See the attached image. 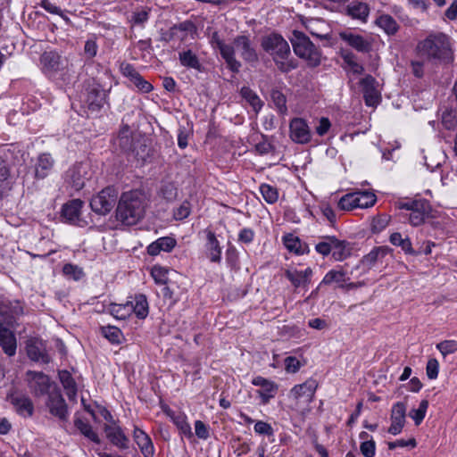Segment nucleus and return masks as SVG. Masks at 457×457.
I'll return each mask as SVG.
<instances>
[{"label":"nucleus","instance_id":"obj_1","mask_svg":"<svg viewBox=\"0 0 457 457\" xmlns=\"http://www.w3.org/2000/svg\"><path fill=\"white\" fill-rule=\"evenodd\" d=\"M147 201V195L142 189L122 193L116 208L117 220L126 226L137 224L145 215Z\"/></svg>","mask_w":457,"mask_h":457},{"label":"nucleus","instance_id":"obj_2","mask_svg":"<svg viewBox=\"0 0 457 457\" xmlns=\"http://www.w3.org/2000/svg\"><path fill=\"white\" fill-rule=\"evenodd\" d=\"M417 51L429 61L450 62L453 60L450 39L444 33L428 35L417 45Z\"/></svg>","mask_w":457,"mask_h":457},{"label":"nucleus","instance_id":"obj_3","mask_svg":"<svg viewBox=\"0 0 457 457\" xmlns=\"http://www.w3.org/2000/svg\"><path fill=\"white\" fill-rule=\"evenodd\" d=\"M261 46L265 52L272 56L281 72L287 73L297 67L295 61L287 60L290 55V47L281 35L272 33L262 37Z\"/></svg>","mask_w":457,"mask_h":457},{"label":"nucleus","instance_id":"obj_4","mask_svg":"<svg viewBox=\"0 0 457 457\" xmlns=\"http://www.w3.org/2000/svg\"><path fill=\"white\" fill-rule=\"evenodd\" d=\"M295 54L306 61L311 68L318 67L321 62V52L303 32L294 30L290 38Z\"/></svg>","mask_w":457,"mask_h":457},{"label":"nucleus","instance_id":"obj_5","mask_svg":"<svg viewBox=\"0 0 457 457\" xmlns=\"http://www.w3.org/2000/svg\"><path fill=\"white\" fill-rule=\"evenodd\" d=\"M318 386V381L312 378L306 379L302 384L294 386L287 395L288 407L298 411L303 406H308L314 400Z\"/></svg>","mask_w":457,"mask_h":457},{"label":"nucleus","instance_id":"obj_6","mask_svg":"<svg viewBox=\"0 0 457 457\" xmlns=\"http://www.w3.org/2000/svg\"><path fill=\"white\" fill-rule=\"evenodd\" d=\"M80 97L89 111L97 112L105 102L106 91L96 79L89 78L83 83Z\"/></svg>","mask_w":457,"mask_h":457},{"label":"nucleus","instance_id":"obj_7","mask_svg":"<svg viewBox=\"0 0 457 457\" xmlns=\"http://www.w3.org/2000/svg\"><path fill=\"white\" fill-rule=\"evenodd\" d=\"M396 206L400 210L409 212L405 214V217L408 218L410 224L414 227L423 224L431 212V206L428 201L425 199L399 202Z\"/></svg>","mask_w":457,"mask_h":457},{"label":"nucleus","instance_id":"obj_8","mask_svg":"<svg viewBox=\"0 0 457 457\" xmlns=\"http://www.w3.org/2000/svg\"><path fill=\"white\" fill-rule=\"evenodd\" d=\"M210 44L213 49L219 50L227 64V68L234 73H238L242 64L235 56L234 46L227 44L217 31L212 34Z\"/></svg>","mask_w":457,"mask_h":457},{"label":"nucleus","instance_id":"obj_9","mask_svg":"<svg viewBox=\"0 0 457 457\" xmlns=\"http://www.w3.org/2000/svg\"><path fill=\"white\" fill-rule=\"evenodd\" d=\"M118 198V192L112 187L101 190L90 201L92 211L100 215L108 214L114 207Z\"/></svg>","mask_w":457,"mask_h":457},{"label":"nucleus","instance_id":"obj_10","mask_svg":"<svg viewBox=\"0 0 457 457\" xmlns=\"http://www.w3.org/2000/svg\"><path fill=\"white\" fill-rule=\"evenodd\" d=\"M89 179V167L87 163L78 162L71 166L65 174L66 182L76 191H79Z\"/></svg>","mask_w":457,"mask_h":457},{"label":"nucleus","instance_id":"obj_11","mask_svg":"<svg viewBox=\"0 0 457 457\" xmlns=\"http://www.w3.org/2000/svg\"><path fill=\"white\" fill-rule=\"evenodd\" d=\"M41 69L44 74L53 77L64 68V60L61 54L54 50L45 51L40 56Z\"/></svg>","mask_w":457,"mask_h":457},{"label":"nucleus","instance_id":"obj_12","mask_svg":"<svg viewBox=\"0 0 457 457\" xmlns=\"http://www.w3.org/2000/svg\"><path fill=\"white\" fill-rule=\"evenodd\" d=\"M235 51L237 50L241 58L247 63L253 64L258 62L259 56L253 46V42L249 36L238 35L233 39Z\"/></svg>","mask_w":457,"mask_h":457},{"label":"nucleus","instance_id":"obj_13","mask_svg":"<svg viewBox=\"0 0 457 457\" xmlns=\"http://www.w3.org/2000/svg\"><path fill=\"white\" fill-rule=\"evenodd\" d=\"M29 386L35 396H42L49 393L50 378L41 371L28 370L26 373Z\"/></svg>","mask_w":457,"mask_h":457},{"label":"nucleus","instance_id":"obj_14","mask_svg":"<svg viewBox=\"0 0 457 457\" xmlns=\"http://www.w3.org/2000/svg\"><path fill=\"white\" fill-rule=\"evenodd\" d=\"M26 352L28 357L33 361H41L46 364L51 361L45 342L38 337H30L27 340Z\"/></svg>","mask_w":457,"mask_h":457},{"label":"nucleus","instance_id":"obj_15","mask_svg":"<svg viewBox=\"0 0 457 457\" xmlns=\"http://www.w3.org/2000/svg\"><path fill=\"white\" fill-rule=\"evenodd\" d=\"M7 400L12 404L19 415L25 418L33 415L34 404L27 395L13 392L8 395Z\"/></svg>","mask_w":457,"mask_h":457},{"label":"nucleus","instance_id":"obj_16","mask_svg":"<svg viewBox=\"0 0 457 457\" xmlns=\"http://www.w3.org/2000/svg\"><path fill=\"white\" fill-rule=\"evenodd\" d=\"M252 384L261 387V389L257 390V394L262 404L269 403L270 401L275 397L278 389V386L274 381L261 376L253 378Z\"/></svg>","mask_w":457,"mask_h":457},{"label":"nucleus","instance_id":"obj_17","mask_svg":"<svg viewBox=\"0 0 457 457\" xmlns=\"http://www.w3.org/2000/svg\"><path fill=\"white\" fill-rule=\"evenodd\" d=\"M290 137L298 144H307L311 140V131L302 118H294L289 124Z\"/></svg>","mask_w":457,"mask_h":457},{"label":"nucleus","instance_id":"obj_18","mask_svg":"<svg viewBox=\"0 0 457 457\" xmlns=\"http://www.w3.org/2000/svg\"><path fill=\"white\" fill-rule=\"evenodd\" d=\"M47 406L51 414L58 417L62 420L68 418V407L60 390L49 393Z\"/></svg>","mask_w":457,"mask_h":457},{"label":"nucleus","instance_id":"obj_19","mask_svg":"<svg viewBox=\"0 0 457 457\" xmlns=\"http://www.w3.org/2000/svg\"><path fill=\"white\" fill-rule=\"evenodd\" d=\"M406 405L402 402L394 404L391 411V425L388 433L395 436L401 433L405 424Z\"/></svg>","mask_w":457,"mask_h":457},{"label":"nucleus","instance_id":"obj_20","mask_svg":"<svg viewBox=\"0 0 457 457\" xmlns=\"http://www.w3.org/2000/svg\"><path fill=\"white\" fill-rule=\"evenodd\" d=\"M376 79L371 75H366L360 81L365 104L368 106H375L378 104L379 96L376 89Z\"/></svg>","mask_w":457,"mask_h":457},{"label":"nucleus","instance_id":"obj_21","mask_svg":"<svg viewBox=\"0 0 457 457\" xmlns=\"http://www.w3.org/2000/svg\"><path fill=\"white\" fill-rule=\"evenodd\" d=\"M0 346L4 353L8 356H13L16 353L17 341L15 335L0 320Z\"/></svg>","mask_w":457,"mask_h":457},{"label":"nucleus","instance_id":"obj_22","mask_svg":"<svg viewBox=\"0 0 457 457\" xmlns=\"http://www.w3.org/2000/svg\"><path fill=\"white\" fill-rule=\"evenodd\" d=\"M0 314L15 321L24 314V303L19 300H4L0 303Z\"/></svg>","mask_w":457,"mask_h":457},{"label":"nucleus","instance_id":"obj_23","mask_svg":"<svg viewBox=\"0 0 457 457\" xmlns=\"http://www.w3.org/2000/svg\"><path fill=\"white\" fill-rule=\"evenodd\" d=\"M339 37L358 52L369 53L371 49V44L361 35L343 31L339 33Z\"/></svg>","mask_w":457,"mask_h":457},{"label":"nucleus","instance_id":"obj_24","mask_svg":"<svg viewBox=\"0 0 457 457\" xmlns=\"http://www.w3.org/2000/svg\"><path fill=\"white\" fill-rule=\"evenodd\" d=\"M133 437L144 457H154V447L149 436L138 428H135Z\"/></svg>","mask_w":457,"mask_h":457},{"label":"nucleus","instance_id":"obj_25","mask_svg":"<svg viewBox=\"0 0 457 457\" xmlns=\"http://www.w3.org/2000/svg\"><path fill=\"white\" fill-rule=\"evenodd\" d=\"M54 165V160L48 153L40 154L35 164V177L38 179L46 178Z\"/></svg>","mask_w":457,"mask_h":457},{"label":"nucleus","instance_id":"obj_26","mask_svg":"<svg viewBox=\"0 0 457 457\" xmlns=\"http://www.w3.org/2000/svg\"><path fill=\"white\" fill-rule=\"evenodd\" d=\"M392 249L388 246H378L371 250L368 254L364 255L361 261L363 266L370 269L376 263H382L384 258L391 253Z\"/></svg>","mask_w":457,"mask_h":457},{"label":"nucleus","instance_id":"obj_27","mask_svg":"<svg viewBox=\"0 0 457 457\" xmlns=\"http://www.w3.org/2000/svg\"><path fill=\"white\" fill-rule=\"evenodd\" d=\"M84 203L80 199H73L63 204L62 217L70 223H75L79 220L80 211Z\"/></svg>","mask_w":457,"mask_h":457},{"label":"nucleus","instance_id":"obj_28","mask_svg":"<svg viewBox=\"0 0 457 457\" xmlns=\"http://www.w3.org/2000/svg\"><path fill=\"white\" fill-rule=\"evenodd\" d=\"M205 248L207 257L212 262H220L221 260V247L220 242L216 238L214 232L208 230L206 232V244Z\"/></svg>","mask_w":457,"mask_h":457},{"label":"nucleus","instance_id":"obj_29","mask_svg":"<svg viewBox=\"0 0 457 457\" xmlns=\"http://www.w3.org/2000/svg\"><path fill=\"white\" fill-rule=\"evenodd\" d=\"M282 239L285 247L290 253L301 255L310 252L308 245L304 242H302L301 239L294 234H287L283 237Z\"/></svg>","mask_w":457,"mask_h":457},{"label":"nucleus","instance_id":"obj_30","mask_svg":"<svg viewBox=\"0 0 457 457\" xmlns=\"http://www.w3.org/2000/svg\"><path fill=\"white\" fill-rule=\"evenodd\" d=\"M176 240L170 237H160L147 246V253L152 256L158 255L161 251L171 252L176 246Z\"/></svg>","mask_w":457,"mask_h":457},{"label":"nucleus","instance_id":"obj_31","mask_svg":"<svg viewBox=\"0 0 457 457\" xmlns=\"http://www.w3.org/2000/svg\"><path fill=\"white\" fill-rule=\"evenodd\" d=\"M345 13L352 19L365 22L370 14V7L366 3L352 2L346 6Z\"/></svg>","mask_w":457,"mask_h":457},{"label":"nucleus","instance_id":"obj_32","mask_svg":"<svg viewBox=\"0 0 457 457\" xmlns=\"http://www.w3.org/2000/svg\"><path fill=\"white\" fill-rule=\"evenodd\" d=\"M58 377L63 389L71 401H75L77 397V384L71 374L66 370H59Z\"/></svg>","mask_w":457,"mask_h":457},{"label":"nucleus","instance_id":"obj_33","mask_svg":"<svg viewBox=\"0 0 457 457\" xmlns=\"http://www.w3.org/2000/svg\"><path fill=\"white\" fill-rule=\"evenodd\" d=\"M312 276V270L307 268L304 270H287V278L295 287L306 286L310 283Z\"/></svg>","mask_w":457,"mask_h":457},{"label":"nucleus","instance_id":"obj_34","mask_svg":"<svg viewBox=\"0 0 457 457\" xmlns=\"http://www.w3.org/2000/svg\"><path fill=\"white\" fill-rule=\"evenodd\" d=\"M179 60L180 64L187 69H193L197 71H203L198 56L191 49L180 51L179 53Z\"/></svg>","mask_w":457,"mask_h":457},{"label":"nucleus","instance_id":"obj_35","mask_svg":"<svg viewBox=\"0 0 457 457\" xmlns=\"http://www.w3.org/2000/svg\"><path fill=\"white\" fill-rule=\"evenodd\" d=\"M105 433L110 441L120 448L126 449L129 447V439L119 427H105Z\"/></svg>","mask_w":457,"mask_h":457},{"label":"nucleus","instance_id":"obj_36","mask_svg":"<svg viewBox=\"0 0 457 457\" xmlns=\"http://www.w3.org/2000/svg\"><path fill=\"white\" fill-rule=\"evenodd\" d=\"M167 415L172 420L173 423L176 425L178 429L180 431L182 435L188 438L193 437V432L189 423L187 420V416L183 413L176 414L172 411H168Z\"/></svg>","mask_w":457,"mask_h":457},{"label":"nucleus","instance_id":"obj_37","mask_svg":"<svg viewBox=\"0 0 457 457\" xmlns=\"http://www.w3.org/2000/svg\"><path fill=\"white\" fill-rule=\"evenodd\" d=\"M340 55L344 61V68L353 74H361L364 71L363 66L357 62L356 55L349 50H342Z\"/></svg>","mask_w":457,"mask_h":457},{"label":"nucleus","instance_id":"obj_38","mask_svg":"<svg viewBox=\"0 0 457 457\" xmlns=\"http://www.w3.org/2000/svg\"><path fill=\"white\" fill-rule=\"evenodd\" d=\"M351 254L349 243L345 240H339L334 237L332 245V256L336 261H344Z\"/></svg>","mask_w":457,"mask_h":457},{"label":"nucleus","instance_id":"obj_39","mask_svg":"<svg viewBox=\"0 0 457 457\" xmlns=\"http://www.w3.org/2000/svg\"><path fill=\"white\" fill-rule=\"evenodd\" d=\"M131 303L132 312L138 319H145L148 315V302L144 295H137L134 301H129Z\"/></svg>","mask_w":457,"mask_h":457},{"label":"nucleus","instance_id":"obj_40","mask_svg":"<svg viewBox=\"0 0 457 457\" xmlns=\"http://www.w3.org/2000/svg\"><path fill=\"white\" fill-rule=\"evenodd\" d=\"M240 95L252 106L254 112H259L262 108L263 102L249 87H243L240 90Z\"/></svg>","mask_w":457,"mask_h":457},{"label":"nucleus","instance_id":"obj_41","mask_svg":"<svg viewBox=\"0 0 457 457\" xmlns=\"http://www.w3.org/2000/svg\"><path fill=\"white\" fill-rule=\"evenodd\" d=\"M376 23L389 36L395 35L399 29L396 21L388 14L380 15L377 19Z\"/></svg>","mask_w":457,"mask_h":457},{"label":"nucleus","instance_id":"obj_42","mask_svg":"<svg viewBox=\"0 0 457 457\" xmlns=\"http://www.w3.org/2000/svg\"><path fill=\"white\" fill-rule=\"evenodd\" d=\"M172 29H177L175 31L176 39L180 41L185 40L188 35H193L196 31V27L191 21H185L179 24L172 26Z\"/></svg>","mask_w":457,"mask_h":457},{"label":"nucleus","instance_id":"obj_43","mask_svg":"<svg viewBox=\"0 0 457 457\" xmlns=\"http://www.w3.org/2000/svg\"><path fill=\"white\" fill-rule=\"evenodd\" d=\"M390 243L394 245L400 246L402 250L407 253L414 255L416 253L411 246V242L409 237H403L401 233L395 232L390 236Z\"/></svg>","mask_w":457,"mask_h":457},{"label":"nucleus","instance_id":"obj_44","mask_svg":"<svg viewBox=\"0 0 457 457\" xmlns=\"http://www.w3.org/2000/svg\"><path fill=\"white\" fill-rule=\"evenodd\" d=\"M345 281V272L341 270H329L323 278L322 281L320 284V287L322 285L329 286L333 283L338 284L339 287H344L343 284Z\"/></svg>","mask_w":457,"mask_h":457},{"label":"nucleus","instance_id":"obj_45","mask_svg":"<svg viewBox=\"0 0 457 457\" xmlns=\"http://www.w3.org/2000/svg\"><path fill=\"white\" fill-rule=\"evenodd\" d=\"M357 208H370L373 206L377 201L375 194L369 191H358L354 192Z\"/></svg>","mask_w":457,"mask_h":457},{"label":"nucleus","instance_id":"obj_46","mask_svg":"<svg viewBox=\"0 0 457 457\" xmlns=\"http://www.w3.org/2000/svg\"><path fill=\"white\" fill-rule=\"evenodd\" d=\"M259 190L267 204H273L278 200L279 194L276 187L263 183L260 185Z\"/></svg>","mask_w":457,"mask_h":457},{"label":"nucleus","instance_id":"obj_47","mask_svg":"<svg viewBox=\"0 0 457 457\" xmlns=\"http://www.w3.org/2000/svg\"><path fill=\"white\" fill-rule=\"evenodd\" d=\"M74 425L81 432V434H83L89 440L96 444L100 443L98 435L93 430L89 423L82 420L81 419H76Z\"/></svg>","mask_w":457,"mask_h":457},{"label":"nucleus","instance_id":"obj_48","mask_svg":"<svg viewBox=\"0 0 457 457\" xmlns=\"http://www.w3.org/2000/svg\"><path fill=\"white\" fill-rule=\"evenodd\" d=\"M109 310L111 314L119 320H125L132 313L131 303L129 302L124 304L111 303Z\"/></svg>","mask_w":457,"mask_h":457},{"label":"nucleus","instance_id":"obj_49","mask_svg":"<svg viewBox=\"0 0 457 457\" xmlns=\"http://www.w3.org/2000/svg\"><path fill=\"white\" fill-rule=\"evenodd\" d=\"M270 98L278 112L285 114L287 112L286 96L278 89H272Z\"/></svg>","mask_w":457,"mask_h":457},{"label":"nucleus","instance_id":"obj_50","mask_svg":"<svg viewBox=\"0 0 457 457\" xmlns=\"http://www.w3.org/2000/svg\"><path fill=\"white\" fill-rule=\"evenodd\" d=\"M102 334L112 344L119 345L121 343L122 332L117 327H114V326L103 327Z\"/></svg>","mask_w":457,"mask_h":457},{"label":"nucleus","instance_id":"obj_51","mask_svg":"<svg viewBox=\"0 0 457 457\" xmlns=\"http://www.w3.org/2000/svg\"><path fill=\"white\" fill-rule=\"evenodd\" d=\"M428 408V401L422 400L420 403L418 409H412L409 415L414 420L415 425H420L426 416L427 410Z\"/></svg>","mask_w":457,"mask_h":457},{"label":"nucleus","instance_id":"obj_52","mask_svg":"<svg viewBox=\"0 0 457 457\" xmlns=\"http://www.w3.org/2000/svg\"><path fill=\"white\" fill-rule=\"evenodd\" d=\"M62 273L67 278H72L76 281L82 278L85 275L82 268L72 263H66L62 267Z\"/></svg>","mask_w":457,"mask_h":457},{"label":"nucleus","instance_id":"obj_53","mask_svg":"<svg viewBox=\"0 0 457 457\" xmlns=\"http://www.w3.org/2000/svg\"><path fill=\"white\" fill-rule=\"evenodd\" d=\"M356 204H357L356 197H355V194L353 192V193L346 194L344 196H342L340 198V200L338 201L337 205H338V208L343 211H352V210L357 208Z\"/></svg>","mask_w":457,"mask_h":457},{"label":"nucleus","instance_id":"obj_54","mask_svg":"<svg viewBox=\"0 0 457 457\" xmlns=\"http://www.w3.org/2000/svg\"><path fill=\"white\" fill-rule=\"evenodd\" d=\"M168 269L154 265L152 268L151 275L156 284L165 285L168 282Z\"/></svg>","mask_w":457,"mask_h":457},{"label":"nucleus","instance_id":"obj_55","mask_svg":"<svg viewBox=\"0 0 457 457\" xmlns=\"http://www.w3.org/2000/svg\"><path fill=\"white\" fill-rule=\"evenodd\" d=\"M333 241L334 236L325 237L322 241L319 242L315 245L316 252L323 256L328 255L330 253H332Z\"/></svg>","mask_w":457,"mask_h":457},{"label":"nucleus","instance_id":"obj_56","mask_svg":"<svg viewBox=\"0 0 457 457\" xmlns=\"http://www.w3.org/2000/svg\"><path fill=\"white\" fill-rule=\"evenodd\" d=\"M389 220V216L386 214H381L374 217L371 222V231L373 233L381 232L388 225Z\"/></svg>","mask_w":457,"mask_h":457},{"label":"nucleus","instance_id":"obj_57","mask_svg":"<svg viewBox=\"0 0 457 457\" xmlns=\"http://www.w3.org/2000/svg\"><path fill=\"white\" fill-rule=\"evenodd\" d=\"M191 212V205L187 201H184L173 212V217L176 220H182L189 216Z\"/></svg>","mask_w":457,"mask_h":457},{"label":"nucleus","instance_id":"obj_58","mask_svg":"<svg viewBox=\"0 0 457 457\" xmlns=\"http://www.w3.org/2000/svg\"><path fill=\"white\" fill-rule=\"evenodd\" d=\"M141 93H149L154 89V87L150 82L145 80L140 73L137 75L134 79L130 81Z\"/></svg>","mask_w":457,"mask_h":457},{"label":"nucleus","instance_id":"obj_59","mask_svg":"<svg viewBox=\"0 0 457 457\" xmlns=\"http://www.w3.org/2000/svg\"><path fill=\"white\" fill-rule=\"evenodd\" d=\"M436 348L444 356H446L457 351V342L455 340H445L438 343Z\"/></svg>","mask_w":457,"mask_h":457},{"label":"nucleus","instance_id":"obj_60","mask_svg":"<svg viewBox=\"0 0 457 457\" xmlns=\"http://www.w3.org/2000/svg\"><path fill=\"white\" fill-rule=\"evenodd\" d=\"M150 9H142L132 13L130 21L135 25L144 26L149 19Z\"/></svg>","mask_w":457,"mask_h":457},{"label":"nucleus","instance_id":"obj_61","mask_svg":"<svg viewBox=\"0 0 457 457\" xmlns=\"http://www.w3.org/2000/svg\"><path fill=\"white\" fill-rule=\"evenodd\" d=\"M285 370L288 373H296L302 367V363L295 356H288L284 361Z\"/></svg>","mask_w":457,"mask_h":457},{"label":"nucleus","instance_id":"obj_62","mask_svg":"<svg viewBox=\"0 0 457 457\" xmlns=\"http://www.w3.org/2000/svg\"><path fill=\"white\" fill-rule=\"evenodd\" d=\"M438 370H439V363L438 361L435 358L429 359L427 367H426V373L429 379H435L438 376Z\"/></svg>","mask_w":457,"mask_h":457},{"label":"nucleus","instance_id":"obj_63","mask_svg":"<svg viewBox=\"0 0 457 457\" xmlns=\"http://www.w3.org/2000/svg\"><path fill=\"white\" fill-rule=\"evenodd\" d=\"M360 450L364 457H374L376 444L372 439L366 440L361 444Z\"/></svg>","mask_w":457,"mask_h":457},{"label":"nucleus","instance_id":"obj_64","mask_svg":"<svg viewBox=\"0 0 457 457\" xmlns=\"http://www.w3.org/2000/svg\"><path fill=\"white\" fill-rule=\"evenodd\" d=\"M120 71L123 76L128 78L130 81L134 79V78L139 74V72L135 69V67L129 62H121L120 65Z\"/></svg>","mask_w":457,"mask_h":457}]
</instances>
